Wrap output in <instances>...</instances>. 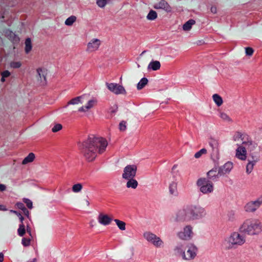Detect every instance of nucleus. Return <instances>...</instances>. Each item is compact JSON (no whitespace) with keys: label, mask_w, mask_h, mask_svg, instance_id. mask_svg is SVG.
Instances as JSON below:
<instances>
[{"label":"nucleus","mask_w":262,"mask_h":262,"mask_svg":"<svg viewBox=\"0 0 262 262\" xmlns=\"http://www.w3.org/2000/svg\"><path fill=\"white\" fill-rule=\"evenodd\" d=\"M69 103L75 104L76 106L79 108V110L81 111H84L85 108L89 109L91 108L93 105L91 102H88L84 99H81V97H80L72 99L69 102Z\"/></svg>","instance_id":"1"},{"label":"nucleus","mask_w":262,"mask_h":262,"mask_svg":"<svg viewBox=\"0 0 262 262\" xmlns=\"http://www.w3.org/2000/svg\"><path fill=\"white\" fill-rule=\"evenodd\" d=\"M136 167L131 166L126 167L123 177L125 179H128L134 176L136 173Z\"/></svg>","instance_id":"2"},{"label":"nucleus","mask_w":262,"mask_h":262,"mask_svg":"<svg viewBox=\"0 0 262 262\" xmlns=\"http://www.w3.org/2000/svg\"><path fill=\"white\" fill-rule=\"evenodd\" d=\"M246 154V150L244 147L240 146L237 148L236 155L239 159L242 160H246L247 158Z\"/></svg>","instance_id":"3"},{"label":"nucleus","mask_w":262,"mask_h":262,"mask_svg":"<svg viewBox=\"0 0 262 262\" xmlns=\"http://www.w3.org/2000/svg\"><path fill=\"white\" fill-rule=\"evenodd\" d=\"M108 88L110 90H112L116 94L122 93L124 91V89L122 86L115 85L113 83L110 84Z\"/></svg>","instance_id":"4"},{"label":"nucleus","mask_w":262,"mask_h":262,"mask_svg":"<svg viewBox=\"0 0 262 262\" xmlns=\"http://www.w3.org/2000/svg\"><path fill=\"white\" fill-rule=\"evenodd\" d=\"M243 241V239L241 237V235L238 234H233L231 237V242L232 244H239Z\"/></svg>","instance_id":"5"},{"label":"nucleus","mask_w":262,"mask_h":262,"mask_svg":"<svg viewBox=\"0 0 262 262\" xmlns=\"http://www.w3.org/2000/svg\"><path fill=\"white\" fill-rule=\"evenodd\" d=\"M195 256V253L194 251L188 250L184 252V258L186 260H189Z\"/></svg>","instance_id":"6"},{"label":"nucleus","mask_w":262,"mask_h":262,"mask_svg":"<svg viewBox=\"0 0 262 262\" xmlns=\"http://www.w3.org/2000/svg\"><path fill=\"white\" fill-rule=\"evenodd\" d=\"M148 240L151 241L155 245H158L159 243L161 242L160 238L153 234L148 235Z\"/></svg>","instance_id":"7"},{"label":"nucleus","mask_w":262,"mask_h":262,"mask_svg":"<svg viewBox=\"0 0 262 262\" xmlns=\"http://www.w3.org/2000/svg\"><path fill=\"white\" fill-rule=\"evenodd\" d=\"M35 158V155L33 153H30L23 161L22 164L25 165L28 163L32 162Z\"/></svg>","instance_id":"8"},{"label":"nucleus","mask_w":262,"mask_h":262,"mask_svg":"<svg viewBox=\"0 0 262 262\" xmlns=\"http://www.w3.org/2000/svg\"><path fill=\"white\" fill-rule=\"evenodd\" d=\"M31 40L30 38H27L25 40V52L26 53H29L32 50Z\"/></svg>","instance_id":"9"},{"label":"nucleus","mask_w":262,"mask_h":262,"mask_svg":"<svg viewBox=\"0 0 262 262\" xmlns=\"http://www.w3.org/2000/svg\"><path fill=\"white\" fill-rule=\"evenodd\" d=\"M99 221L102 224H107L110 222L111 219L107 215L101 214L99 216Z\"/></svg>","instance_id":"10"},{"label":"nucleus","mask_w":262,"mask_h":262,"mask_svg":"<svg viewBox=\"0 0 262 262\" xmlns=\"http://www.w3.org/2000/svg\"><path fill=\"white\" fill-rule=\"evenodd\" d=\"M192 233L191 228L187 226L184 228L183 231L182 232V236L184 238L189 237L191 233Z\"/></svg>","instance_id":"11"},{"label":"nucleus","mask_w":262,"mask_h":262,"mask_svg":"<svg viewBox=\"0 0 262 262\" xmlns=\"http://www.w3.org/2000/svg\"><path fill=\"white\" fill-rule=\"evenodd\" d=\"M160 67V63L158 61H152L149 65V68H150L154 71L159 69Z\"/></svg>","instance_id":"12"},{"label":"nucleus","mask_w":262,"mask_h":262,"mask_svg":"<svg viewBox=\"0 0 262 262\" xmlns=\"http://www.w3.org/2000/svg\"><path fill=\"white\" fill-rule=\"evenodd\" d=\"M212 190V186L211 184H207L201 188V190L204 193L210 192Z\"/></svg>","instance_id":"13"},{"label":"nucleus","mask_w":262,"mask_h":262,"mask_svg":"<svg viewBox=\"0 0 262 262\" xmlns=\"http://www.w3.org/2000/svg\"><path fill=\"white\" fill-rule=\"evenodd\" d=\"M194 24L195 21L194 20H189L183 25V29L185 31H188L191 28L192 26Z\"/></svg>","instance_id":"14"},{"label":"nucleus","mask_w":262,"mask_h":262,"mask_svg":"<svg viewBox=\"0 0 262 262\" xmlns=\"http://www.w3.org/2000/svg\"><path fill=\"white\" fill-rule=\"evenodd\" d=\"M18 234L20 236H23L26 233L25 226L23 223L19 225L17 230Z\"/></svg>","instance_id":"15"},{"label":"nucleus","mask_w":262,"mask_h":262,"mask_svg":"<svg viewBox=\"0 0 262 262\" xmlns=\"http://www.w3.org/2000/svg\"><path fill=\"white\" fill-rule=\"evenodd\" d=\"M213 99L217 105H221L223 103L222 98L217 94H215L213 96Z\"/></svg>","instance_id":"16"},{"label":"nucleus","mask_w":262,"mask_h":262,"mask_svg":"<svg viewBox=\"0 0 262 262\" xmlns=\"http://www.w3.org/2000/svg\"><path fill=\"white\" fill-rule=\"evenodd\" d=\"M254 163L252 162H249L246 167V171L247 173H251L254 170Z\"/></svg>","instance_id":"17"},{"label":"nucleus","mask_w":262,"mask_h":262,"mask_svg":"<svg viewBox=\"0 0 262 262\" xmlns=\"http://www.w3.org/2000/svg\"><path fill=\"white\" fill-rule=\"evenodd\" d=\"M137 182L133 179L130 180L127 183L128 187H132L133 188H135L137 186Z\"/></svg>","instance_id":"18"},{"label":"nucleus","mask_w":262,"mask_h":262,"mask_svg":"<svg viewBox=\"0 0 262 262\" xmlns=\"http://www.w3.org/2000/svg\"><path fill=\"white\" fill-rule=\"evenodd\" d=\"M23 202L26 204L29 209H32L33 208L32 202L30 199L24 198Z\"/></svg>","instance_id":"19"},{"label":"nucleus","mask_w":262,"mask_h":262,"mask_svg":"<svg viewBox=\"0 0 262 262\" xmlns=\"http://www.w3.org/2000/svg\"><path fill=\"white\" fill-rule=\"evenodd\" d=\"M148 80L146 78H143L140 81V82L138 84V88L139 89H142L143 86H144L147 83Z\"/></svg>","instance_id":"20"},{"label":"nucleus","mask_w":262,"mask_h":262,"mask_svg":"<svg viewBox=\"0 0 262 262\" xmlns=\"http://www.w3.org/2000/svg\"><path fill=\"white\" fill-rule=\"evenodd\" d=\"M115 221L120 229L125 230V223L124 222L121 221L120 220H115Z\"/></svg>","instance_id":"21"},{"label":"nucleus","mask_w":262,"mask_h":262,"mask_svg":"<svg viewBox=\"0 0 262 262\" xmlns=\"http://www.w3.org/2000/svg\"><path fill=\"white\" fill-rule=\"evenodd\" d=\"M76 17L72 16L68 18L66 21V24L67 25H71L76 20Z\"/></svg>","instance_id":"22"},{"label":"nucleus","mask_w":262,"mask_h":262,"mask_svg":"<svg viewBox=\"0 0 262 262\" xmlns=\"http://www.w3.org/2000/svg\"><path fill=\"white\" fill-rule=\"evenodd\" d=\"M37 72L41 80L43 78L44 80L46 81V78L44 75L45 72L41 69H37Z\"/></svg>","instance_id":"23"},{"label":"nucleus","mask_w":262,"mask_h":262,"mask_svg":"<svg viewBox=\"0 0 262 262\" xmlns=\"http://www.w3.org/2000/svg\"><path fill=\"white\" fill-rule=\"evenodd\" d=\"M157 13L155 11L151 10L148 13L147 15V18L149 19H155L157 17Z\"/></svg>","instance_id":"24"},{"label":"nucleus","mask_w":262,"mask_h":262,"mask_svg":"<svg viewBox=\"0 0 262 262\" xmlns=\"http://www.w3.org/2000/svg\"><path fill=\"white\" fill-rule=\"evenodd\" d=\"M21 65V62H19V61H17V62L13 61L10 63L11 67H12L13 68H19V67H20Z\"/></svg>","instance_id":"25"},{"label":"nucleus","mask_w":262,"mask_h":262,"mask_svg":"<svg viewBox=\"0 0 262 262\" xmlns=\"http://www.w3.org/2000/svg\"><path fill=\"white\" fill-rule=\"evenodd\" d=\"M21 243L24 246H28L30 244V239L29 238H23L21 241Z\"/></svg>","instance_id":"26"},{"label":"nucleus","mask_w":262,"mask_h":262,"mask_svg":"<svg viewBox=\"0 0 262 262\" xmlns=\"http://www.w3.org/2000/svg\"><path fill=\"white\" fill-rule=\"evenodd\" d=\"M107 0H98L97 4L100 7H104L107 3Z\"/></svg>","instance_id":"27"},{"label":"nucleus","mask_w":262,"mask_h":262,"mask_svg":"<svg viewBox=\"0 0 262 262\" xmlns=\"http://www.w3.org/2000/svg\"><path fill=\"white\" fill-rule=\"evenodd\" d=\"M82 185L80 184H75L73 186V190L74 191L77 192L81 190Z\"/></svg>","instance_id":"28"},{"label":"nucleus","mask_w":262,"mask_h":262,"mask_svg":"<svg viewBox=\"0 0 262 262\" xmlns=\"http://www.w3.org/2000/svg\"><path fill=\"white\" fill-rule=\"evenodd\" d=\"M17 207L23 211L26 208L23 203L18 202L16 204Z\"/></svg>","instance_id":"29"},{"label":"nucleus","mask_w":262,"mask_h":262,"mask_svg":"<svg viewBox=\"0 0 262 262\" xmlns=\"http://www.w3.org/2000/svg\"><path fill=\"white\" fill-rule=\"evenodd\" d=\"M62 128V126L61 124H56L52 129V131L53 132H57L60 130Z\"/></svg>","instance_id":"30"},{"label":"nucleus","mask_w":262,"mask_h":262,"mask_svg":"<svg viewBox=\"0 0 262 262\" xmlns=\"http://www.w3.org/2000/svg\"><path fill=\"white\" fill-rule=\"evenodd\" d=\"M246 53L248 55H251L253 53V50L250 47L247 48L246 49Z\"/></svg>","instance_id":"31"},{"label":"nucleus","mask_w":262,"mask_h":262,"mask_svg":"<svg viewBox=\"0 0 262 262\" xmlns=\"http://www.w3.org/2000/svg\"><path fill=\"white\" fill-rule=\"evenodd\" d=\"M10 72H9L7 70L4 71L2 73V76H3V77H5V78L9 77L10 76Z\"/></svg>","instance_id":"32"},{"label":"nucleus","mask_w":262,"mask_h":262,"mask_svg":"<svg viewBox=\"0 0 262 262\" xmlns=\"http://www.w3.org/2000/svg\"><path fill=\"white\" fill-rule=\"evenodd\" d=\"M100 142L101 143L103 147H106L107 145V142L105 140H101L100 141Z\"/></svg>","instance_id":"33"},{"label":"nucleus","mask_w":262,"mask_h":262,"mask_svg":"<svg viewBox=\"0 0 262 262\" xmlns=\"http://www.w3.org/2000/svg\"><path fill=\"white\" fill-rule=\"evenodd\" d=\"M6 186L4 184H0V191H4L6 189Z\"/></svg>","instance_id":"34"},{"label":"nucleus","mask_w":262,"mask_h":262,"mask_svg":"<svg viewBox=\"0 0 262 262\" xmlns=\"http://www.w3.org/2000/svg\"><path fill=\"white\" fill-rule=\"evenodd\" d=\"M23 213H24V214L25 215H26L27 216H29V211L27 209V208H26L24 211H23Z\"/></svg>","instance_id":"35"},{"label":"nucleus","mask_w":262,"mask_h":262,"mask_svg":"<svg viewBox=\"0 0 262 262\" xmlns=\"http://www.w3.org/2000/svg\"><path fill=\"white\" fill-rule=\"evenodd\" d=\"M4 260V254L2 253H0V262H3Z\"/></svg>","instance_id":"36"},{"label":"nucleus","mask_w":262,"mask_h":262,"mask_svg":"<svg viewBox=\"0 0 262 262\" xmlns=\"http://www.w3.org/2000/svg\"><path fill=\"white\" fill-rule=\"evenodd\" d=\"M200 153L202 154H205L207 152V150L205 149H202L200 151Z\"/></svg>","instance_id":"37"},{"label":"nucleus","mask_w":262,"mask_h":262,"mask_svg":"<svg viewBox=\"0 0 262 262\" xmlns=\"http://www.w3.org/2000/svg\"><path fill=\"white\" fill-rule=\"evenodd\" d=\"M11 212L14 213L15 214H16V215H17L18 216H19L21 214L18 212H17L16 211H14V210H11Z\"/></svg>","instance_id":"38"},{"label":"nucleus","mask_w":262,"mask_h":262,"mask_svg":"<svg viewBox=\"0 0 262 262\" xmlns=\"http://www.w3.org/2000/svg\"><path fill=\"white\" fill-rule=\"evenodd\" d=\"M120 129H124L125 128V125L123 124V123H121L120 125Z\"/></svg>","instance_id":"39"},{"label":"nucleus","mask_w":262,"mask_h":262,"mask_svg":"<svg viewBox=\"0 0 262 262\" xmlns=\"http://www.w3.org/2000/svg\"><path fill=\"white\" fill-rule=\"evenodd\" d=\"M18 217L19 218V220L21 222V224L22 223H23V220H24V217L21 215H20Z\"/></svg>","instance_id":"40"},{"label":"nucleus","mask_w":262,"mask_h":262,"mask_svg":"<svg viewBox=\"0 0 262 262\" xmlns=\"http://www.w3.org/2000/svg\"><path fill=\"white\" fill-rule=\"evenodd\" d=\"M201 155L202 154L200 153V151H199L195 154V156L196 158H199Z\"/></svg>","instance_id":"41"},{"label":"nucleus","mask_w":262,"mask_h":262,"mask_svg":"<svg viewBox=\"0 0 262 262\" xmlns=\"http://www.w3.org/2000/svg\"><path fill=\"white\" fill-rule=\"evenodd\" d=\"M10 37L11 36H13V37H14L15 38H16V36L15 34L14 33H13L12 32H10Z\"/></svg>","instance_id":"42"},{"label":"nucleus","mask_w":262,"mask_h":262,"mask_svg":"<svg viewBox=\"0 0 262 262\" xmlns=\"http://www.w3.org/2000/svg\"><path fill=\"white\" fill-rule=\"evenodd\" d=\"M2 76V78H1V81L2 82H4L5 81V77H3V76Z\"/></svg>","instance_id":"43"},{"label":"nucleus","mask_w":262,"mask_h":262,"mask_svg":"<svg viewBox=\"0 0 262 262\" xmlns=\"http://www.w3.org/2000/svg\"><path fill=\"white\" fill-rule=\"evenodd\" d=\"M27 232L29 233L30 234H31V230H30V229H29L28 228H27Z\"/></svg>","instance_id":"44"},{"label":"nucleus","mask_w":262,"mask_h":262,"mask_svg":"<svg viewBox=\"0 0 262 262\" xmlns=\"http://www.w3.org/2000/svg\"><path fill=\"white\" fill-rule=\"evenodd\" d=\"M98 41V39H96L95 40L93 41V42L92 43H91L92 44V43H94L95 42H97Z\"/></svg>","instance_id":"45"},{"label":"nucleus","mask_w":262,"mask_h":262,"mask_svg":"<svg viewBox=\"0 0 262 262\" xmlns=\"http://www.w3.org/2000/svg\"><path fill=\"white\" fill-rule=\"evenodd\" d=\"M94 140H95V139H93V141H92L93 142H94Z\"/></svg>","instance_id":"46"}]
</instances>
